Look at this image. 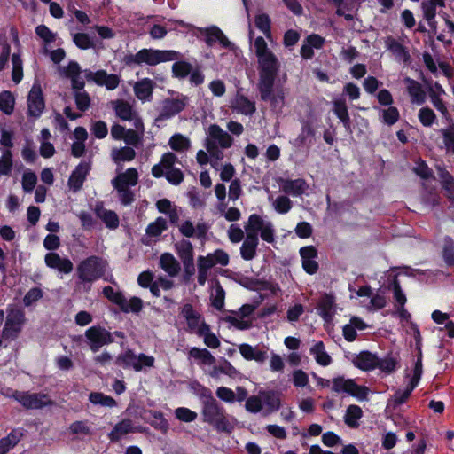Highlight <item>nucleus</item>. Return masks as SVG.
<instances>
[{
  "mask_svg": "<svg viewBox=\"0 0 454 454\" xmlns=\"http://www.w3.org/2000/svg\"><path fill=\"white\" fill-rule=\"evenodd\" d=\"M28 114L38 117L44 109V101L40 86L34 85L27 97Z\"/></svg>",
  "mask_w": 454,
  "mask_h": 454,
  "instance_id": "5",
  "label": "nucleus"
},
{
  "mask_svg": "<svg viewBox=\"0 0 454 454\" xmlns=\"http://www.w3.org/2000/svg\"><path fill=\"white\" fill-rule=\"evenodd\" d=\"M64 113L66 114V116L73 121V120H75L76 118L78 117H81V114H77V113H74L72 111V108L70 106H67L65 109H64Z\"/></svg>",
  "mask_w": 454,
  "mask_h": 454,
  "instance_id": "28",
  "label": "nucleus"
},
{
  "mask_svg": "<svg viewBox=\"0 0 454 454\" xmlns=\"http://www.w3.org/2000/svg\"><path fill=\"white\" fill-rule=\"evenodd\" d=\"M55 149L50 142H42L40 146V154L43 158H50L53 156Z\"/></svg>",
  "mask_w": 454,
  "mask_h": 454,
  "instance_id": "16",
  "label": "nucleus"
},
{
  "mask_svg": "<svg viewBox=\"0 0 454 454\" xmlns=\"http://www.w3.org/2000/svg\"><path fill=\"white\" fill-rule=\"evenodd\" d=\"M14 200H15V199L13 197H10V199H9L10 203L14 204Z\"/></svg>",
  "mask_w": 454,
  "mask_h": 454,
  "instance_id": "37",
  "label": "nucleus"
},
{
  "mask_svg": "<svg viewBox=\"0 0 454 454\" xmlns=\"http://www.w3.org/2000/svg\"><path fill=\"white\" fill-rule=\"evenodd\" d=\"M60 246L59 238L54 234L47 235L43 239V247L47 250L54 251L58 249Z\"/></svg>",
  "mask_w": 454,
  "mask_h": 454,
  "instance_id": "15",
  "label": "nucleus"
},
{
  "mask_svg": "<svg viewBox=\"0 0 454 454\" xmlns=\"http://www.w3.org/2000/svg\"><path fill=\"white\" fill-rule=\"evenodd\" d=\"M41 180L47 184H52L54 182L52 169L50 168H43L41 172Z\"/></svg>",
  "mask_w": 454,
  "mask_h": 454,
  "instance_id": "19",
  "label": "nucleus"
},
{
  "mask_svg": "<svg viewBox=\"0 0 454 454\" xmlns=\"http://www.w3.org/2000/svg\"><path fill=\"white\" fill-rule=\"evenodd\" d=\"M41 137H42V142H48L49 138L51 137V133H50L49 129H43L41 131Z\"/></svg>",
  "mask_w": 454,
  "mask_h": 454,
  "instance_id": "32",
  "label": "nucleus"
},
{
  "mask_svg": "<svg viewBox=\"0 0 454 454\" xmlns=\"http://www.w3.org/2000/svg\"><path fill=\"white\" fill-rule=\"evenodd\" d=\"M47 189L44 186H38L35 192V200L37 203H42L45 200Z\"/></svg>",
  "mask_w": 454,
  "mask_h": 454,
  "instance_id": "24",
  "label": "nucleus"
},
{
  "mask_svg": "<svg viewBox=\"0 0 454 454\" xmlns=\"http://www.w3.org/2000/svg\"><path fill=\"white\" fill-rule=\"evenodd\" d=\"M12 169V155L9 149L3 151L0 158V176H9Z\"/></svg>",
  "mask_w": 454,
  "mask_h": 454,
  "instance_id": "10",
  "label": "nucleus"
},
{
  "mask_svg": "<svg viewBox=\"0 0 454 454\" xmlns=\"http://www.w3.org/2000/svg\"><path fill=\"white\" fill-rule=\"evenodd\" d=\"M12 78L15 83H19L23 77L22 61L19 55L13 54L12 57Z\"/></svg>",
  "mask_w": 454,
  "mask_h": 454,
  "instance_id": "11",
  "label": "nucleus"
},
{
  "mask_svg": "<svg viewBox=\"0 0 454 454\" xmlns=\"http://www.w3.org/2000/svg\"><path fill=\"white\" fill-rule=\"evenodd\" d=\"M46 230L50 232H58L59 231V224L57 222L50 221L46 225Z\"/></svg>",
  "mask_w": 454,
  "mask_h": 454,
  "instance_id": "29",
  "label": "nucleus"
},
{
  "mask_svg": "<svg viewBox=\"0 0 454 454\" xmlns=\"http://www.w3.org/2000/svg\"><path fill=\"white\" fill-rule=\"evenodd\" d=\"M8 61V54H3L0 56V71L5 67Z\"/></svg>",
  "mask_w": 454,
  "mask_h": 454,
  "instance_id": "33",
  "label": "nucleus"
},
{
  "mask_svg": "<svg viewBox=\"0 0 454 454\" xmlns=\"http://www.w3.org/2000/svg\"><path fill=\"white\" fill-rule=\"evenodd\" d=\"M73 40L74 43L81 49H85V35L72 30Z\"/></svg>",
  "mask_w": 454,
  "mask_h": 454,
  "instance_id": "21",
  "label": "nucleus"
},
{
  "mask_svg": "<svg viewBox=\"0 0 454 454\" xmlns=\"http://www.w3.org/2000/svg\"><path fill=\"white\" fill-rule=\"evenodd\" d=\"M76 323L80 325H85V312L81 311L76 315Z\"/></svg>",
  "mask_w": 454,
  "mask_h": 454,
  "instance_id": "31",
  "label": "nucleus"
},
{
  "mask_svg": "<svg viewBox=\"0 0 454 454\" xmlns=\"http://www.w3.org/2000/svg\"><path fill=\"white\" fill-rule=\"evenodd\" d=\"M37 176L32 171H26L22 176V188L26 192H31L36 184Z\"/></svg>",
  "mask_w": 454,
  "mask_h": 454,
  "instance_id": "12",
  "label": "nucleus"
},
{
  "mask_svg": "<svg viewBox=\"0 0 454 454\" xmlns=\"http://www.w3.org/2000/svg\"><path fill=\"white\" fill-rule=\"evenodd\" d=\"M75 17L81 23H83L85 21V13L82 11H76Z\"/></svg>",
  "mask_w": 454,
  "mask_h": 454,
  "instance_id": "34",
  "label": "nucleus"
},
{
  "mask_svg": "<svg viewBox=\"0 0 454 454\" xmlns=\"http://www.w3.org/2000/svg\"><path fill=\"white\" fill-rule=\"evenodd\" d=\"M55 124H56V127L61 131L67 129V124L65 119L63 118V116H61L60 114H57L55 116Z\"/></svg>",
  "mask_w": 454,
  "mask_h": 454,
  "instance_id": "26",
  "label": "nucleus"
},
{
  "mask_svg": "<svg viewBox=\"0 0 454 454\" xmlns=\"http://www.w3.org/2000/svg\"><path fill=\"white\" fill-rule=\"evenodd\" d=\"M4 318V310L0 309V325L3 324ZM2 340H3V338L1 335L0 336V346L2 345Z\"/></svg>",
  "mask_w": 454,
  "mask_h": 454,
  "instance_id": "36",
  "label": "nucleus"
},
{
  "mask_svg": "<svg viewBox=\"0 0 454 454\" xmlns=\"http://www.w3.org/2000/svg\"><path fill=\"white\" fill-rule=\"evenodd\" d=\"M74 137L76 141L72 145V154L80 157L84 152L85 129L82 127H77L74 129Z\"/></svg>",
  "mask_w": 454,
  "mask_h": 454,
  "instance_id": "7",
  "label": "nucleus"
},
{
  "mask_svg": "<svg viewBox=\"0 0 454 454\" xmlns=\"http://www.w3.org/2000/svg\"><path fill=\"white\" fill-rule=\"evenodd\" d=\"M65 56H66L65 51L60 48L51 51L50 52L51 59L56 64H59L61 60H63Z\"/></svg>",
  "mask_w": 454,
  "mask_h": 454,
  "instance_id": "22",
  "label": "nucleus"
},
{
  "mask_svg": "<svg viewBox=\"0 0 454 454\" xmlns=\"http://www.w3.org/2000/svg\"><path fill=\"white\" fill-rule=\"evenodd\" d=\"M56 363H57L58 367L60 370H69L73 366L72 360L68 356H59L56 359Z\"/></svg>",
  "mask_w": 454,
  "mask_h": 454,
  "instance_id": "17",
  "label": "nucleus"
},
{
  "mask_svg": "<svg viewBox=\"0 0 454 454\" xmlns=\"http://www.w3.org/2000/svg\"><path fill=\"white\" fill-rule=\"evenodd\" d=\"M26 323L25 313L18 308H8L7 316L2 330V338L5 340H15L20 334Z\"/></svg>",
  "mask_w": 454,
  "mask_h": 454,
  "instance_id": "2",
  "label": "nucleus"
},
{
  "mask_svg": "<svg viewBox=\"0 0 454 454\" xmlns=\"http://www.w3.org/2000/svg\"><path fill=\"white\" fill-rule=\"evenodd\" d=\"M15 98L10 91H3L0 93V110L6 114L13 112Z\"/></svg>",
  "mask_w": 454,
  "mask_h": 454,
  "instance_id": "9",
  "label": "nucleus"
},
{
  "mask_svg": "<svg viewBox=\"0 0 454 454\" xmlns=\"http://www.w3.org/2000/svg\"><path fill=\"white\" fill-rule=\"evenodd\" d=\"M4 253L2 250V248L0 247V269L4 268Z\"/></svg>",
  "mask_w": 454,
  "mask_h": 454,
  "instance_id": "35",
  "label": "nucleus"
},
{
  "mask_svg": "<svg viewBox=\"0 0 454 454\" xmlns=\"http://www.w3.org/2000/svg\"><path fill=\"white\" fill-rule=\"evenodd\" d=\"M12 396L26 409H40L51 404L48 395L40 393L14 391Z\"/></svg>",
  "mask_w": 454,
  "mask_h": 454,
  "instance_id": "3",
  "label": "nucleus"
},
{
  "mask_svg": "<svg viewBox=\"0 0 454 454\" xmlns=\"http://www.w3.org/2000/svg\"><path fill=\"white\" fill-rule=\"evenodd\" d=\"M23 158L27 161H32L35 159V153L30 148H24L22 151Z\"/></svg>",
  "mask_w": 454,
  "mask_h": 454,
  "instance_id": "27",
  "label": "nucleus"
},
{
  "mask_svg": "<svg viewBox=\"0 0 454 454\" xmlns=\"http://www.w3.org/2000/svg\"><path fill=\"white\" fill-rule=\"evenodd\" d=\"M85 179V166L81 163L71 174L68 180L69 189L76 192L82 187L83 181Z\"/></svg>",
  "mask_w": 454,
  "mask_h": 454,
  "instance_id": "6",
  "label": "nucleus"
},
{
  "mask_svg": "<svg viewBox=\"0 0 454 454\" xmlns=\"http://www.w3.org/2000/svg\"><path fill=\"white\" fill-rule=\"evenodd\" d=\"M83 427H84V426H83L82 422L74 423L70 427L72 432L74 434L82 432L83 430Z\"/></svg>",
  "mask_w": 454,
  "mask_h": 454,
  "instance_id": "30",
  "label": "nucleus"
},
{
  "mask_svg": "<svg viewBox=\"0 0 454 454\" xmlns=\"http://www.w3.org/2000/svg\"><path fill=\"white\" fill-rule=\"evenodd\" d=\"M40 217V210L36 207H29L27 209V220L35 225Z\"/></svg>",
  "mask_w": 454,
  "mask_h": 454,
  "instance_id": "18",
  "label": "nucleus"
},
{
  "mask_svg": "<svg viewBox=\"0 0 454 454\" xmlns=\"http://www.w3.org/2000/svg\"><path fill=\"white\" fill-rule=\"evenodd\" d=\"M80 217H81V220H82V222H84V221H85V216H84L82 214L80 215Z\"/></svg>",
  "mask_w": 454,
  "mask_h": 454,
  "instance_id": "38",
  "label": "nucleus"
},
{
  "mask_svg": "<svg viewBox=\"0 0 454 454\" xmlns=\"http://www.w3.org/2000/svg\"><path fill=\"white\" fill-rule=\"evenodd\" d=\"M44 262L47 267L59 273L68 274L73 270V263L67 257H61L58 253L51 252L45 254Z\"/></svg>",
  "mask_w": 454,
  "mask_h": 454,
  "instance_id": "4",
  "label": "nucleus"
},
{
  "mask_svg": "<svg viewBox=\"0 0 454 454\" xmlns=\"http://www.w3.org/2000/svg\"><path fill=\"white\" fill-rule=\"evenodd\" d=\"M36 35L45 43H51L56 39V34L51 32L46 26L40 25L35 28Z\"/></svg>",
  "mask_w": 454,
  "mask_h": 454,
  "instance_id": "13",
  "label": "nucleus"
},
{
  "mask_svg": "<svg viewBox=\"0 0 454 454\" xmlns=\"http://www.w3.org/2000/svg\"><path fill=\"white\" fill-rule=\"evenodd\" d=\"M50 12L54 18H61L63 16V10L57 3H51Z\"/></svg>",
  "mask_w": 454,
  "mask_h": 454,
  "instance_id": "25",
  "label": "nucleus"
},
{
  "mask_svg": "<svg viewBox=\"0 0 454 454\" xmlns=\"http://www.w3.org/2000/svg\"><path fill=\"white\" fill-rule=\"evenodd\" d=\"M0 235L4 239L7 241L12 240L15 237L14 231L6 225L0 228Z\"/></svg>",
  "mask_w": 454,
  "mask_h": 454,
  "instance_id": "23",
  "label": "nucleus"
},
{
  "mask_svg": "<svg viewBox=\"0 0 454 454\" xmlns=\"http://www.w3.org/2000/svg\"><path fill=\"white\" fill-rule=\"evenodd\" d=\"M20 437L19 434L11 432L7 436L0 440V454H6L11 449L18 444Z\"/></svg>",
  "mask_w": 454,
  "mask_h": 454,
  "instance_id": "8",
  "label": "nucleus"
},
{
  "mask_svg": "<svg viewBox=\"0 0 454 454\" xmlns=\"http://www.w3.org/2000/svg\"><path fill=\"white\" fill-rule=\"evenodd\" d=\"M0 143L3 146L10 148L12 146V134L7 130H3L1 134Z\"/></svg>",
  "mask_w": 454,
  "mask_h": 454,
  "instance_id": "20",
  "label": "nucleus"
},
{
  "mask_svg": "<svg viewBox=\"0 0 454 454\" xmlns=\"http://www.w3.org/2000/svg\"><path fill=\"white\" fill-rule=\"evenodd\" d=\"M58 71L60 76L70 80L77 107L80 111H84L85 95L82 90L85 82L82 77V67L77 62L70 61L67 66L59 67Z\"/></svg>",
  "mask_w": 454,
  "mask_h": 454,
  "instance_id": "1",
  "label": "nucleus"
},
{
  "mask_svg": "<svg viewBox=\"0 0 454 454\" xmlns=\"http://www.w3.org/2000/svg\"><path fill=\"white\" fill-rule=\"evenodd\" d=\"M42 297V291L39 288L30 289L24 296L23 301L26 306H30Z\"/></svg>",
  "mask_w": 454,
  "mask_h": 454,
  "instance_id": "14",
  "label": "nucleus"
}]
</instances>
